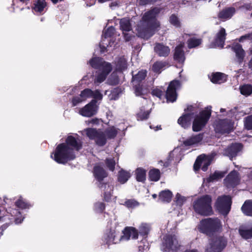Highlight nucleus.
<instances>
[{
	"label": "nucleus",
	"mask_w": 252,
	"mask_h": 252,
	"mask_svg": "<svg viewBox=\"0 0 252 252\" xmlns=\"http://www.w3.org/2000/svg\"><path fill=\"white\" fill-rule=\"evenodd\" d=\"M83 142L77 134L68 135L65 142L59 144L51 157L57 162L65 164L68 161L75 158V152L79 151L82 148Z\"/></svg>",
	"instance_id": "f257e3e1"
},
{
	"label": "nucleus",
	"mask_w": 252,
	"mask_h": 252,
	"mask_svg": "<svg viewBox=\"0 0 252 252\" xmlns=\"http://www.w3.org/2000/svg\"><path fill=\"white\" fill-rule=\"evenodd\" d=\"M160 12V9L154 8L146 12L137 27L138 35L142 38L148 39L154 33L159 26L156 17Z\"/></svg>",
	"instance_id": "f03ea898"
},
{
	"label": "nucleus",
	"mask_w": 252,
	"mask_h": 252,
	"mask_svg": "<svg viewBox=\"0 0 252 252\" xmlns=\"http://www.w3.org/2000/svg\"><path fill=\"white\" fill-rule=\"evenodd\" d=\"M83 132H85L90 139L95 140L97 145L102 146L106 143L107 139H113L116 136L118 129L112 126L105 129L104 131L100 129L88 128L84 129Z\"/></svg>",
	"instance_id": "7ed1b4c3"
},
{
	"label": "nucleus",
	"mask_w": 252,
	"mask_h": 252,
	"mask_svg": "<svg viewBox=\"0 0 252 252\" xmlns=\"http://www.w3.org/2000/svg\"><path fill=\"white\" fill-rule=\"evenodd\" d=\"M91 66L96 69L94 74V84L99 85L106 78L112 70L111 63L100 58H94L89 62Z\"/></svg>",
	"instance_id": "20e7f679"
},
{
	"label": "nucleus",
	"mask_w": 252,
	"mask_h": 252,
	"mask_svg": "<svg viewBox=\"0 0 252 252\" xmlns=\"http://www.w3.org/2000/svg\"><path fill=\"white\" fill-rule=\"evenodd\" d=\"M212 197L209 195H202L195 199L192 203L194 211L202 216H210L213 213Z\"/></svg>",
	"instance_id": "39448f33"
},
{
	"label": "nucleus",
	"mask_w": 252,
	"mask_h": 252,
	"mask_svg": "<svg viewBox=\"0 0 252 252\" xmlns=\"http://www.w3.org/2000/svg\"><path fill=\"white\" fill-rule=\"evenodd\" d=\"M199 231L208 235L220 230L222 225L220 220L218 218H208L202 220L198 225Z\"/></svg>",
	"instance_id": "423d86ee"
},
{
	"label": "nucleus",
	"mask_w": 252,
	"mask_h": 252,
	"mask_svg": "<svg viewBox=\"0 0 252 252\" xmlns=\"http://www.w3.org/2000/svg\"><path fill=\"white\" fill-rule=\"evenodd\" d=\"M211 107H207L194 118L192 124L194 131H199L206 125L211 115Z\"/></svg>",
	"instance_id": "0eeeda50"
},
{
	"label": "nucleus",
	"mask_w": 252,
	"mask_h": 252,
	"mask_svg": "<svg viewBox=\"0 0 252 252\" xmlns=\"http://www.w3.org/2000/svg\"><path fill=\"white\" fill-rule=\"evenodd\" d=\"M180 247L177 236L175 234H167L163 238L161 250L163 252H175Z\"/></svg>",
	"instance_id": "6e6552de"
},
{
	"label": "nucleus",
	"mask_w": 252,
	"mask_h": 252,
	"mask_svg": "<svg viewBox=\"0 0 252 252\" xmlns=\"http://www.w3.org/2000/svg\"><path fill=\"white\" fill-rule=\"evenodd\" d=\"M186 113L181 116L178 120V123L183 128H187L190 127L195 113L197 112L196 106H189L185 110Z\"/></svg>",
	"instance_id": "1a4fd4ad"
},
{
	"label": "nucleus",
	"mask_w": 252,
	"mask_h": 252,
	"mask_svg": "<svg viewBox=\"0 0 252 252\" xmlns=\"http://www.w3.org/2000/svg\"><path fill=\"white\" fill-rule=\"evenodd\" d=\"M227 245V240L224 237H217L209 242L206 247L207 252H221Z\"/></svg>",
	"instance_id": "9d476101"
},
{
	"label": "nucleus",
	"mask_w": 252,
	"mask_h": 252,
	"mask_svg": "<svg viewBox=\"0 0 252 252\" xmlns=\"http://www.w3.org/2000/svg\"><path fill=\"white\" fill-rule=\"evenodd\" d=\"M231 199L229 196L223 195L218 198L216 202V207L219 212L223 215H227L230 210Z\"/></svg>",
	"instance_id": "9b49d317"
},
{
	"label": "nucleus",
	"mask_w": 252,
	"mask_h": 252,
	"mask_svg": "<svg viewBox=\"0 0 252 252\" xmlns=\"http://www.w3.org/2000/svg\"><path fill=\"white\" fill-rule=\"evenodd\" d=\"M181 87V83L178 80H173L171 81L167 89L165 96L167 102H173L177 99L176 91Z\"/></svg>",
	"instance_id": "f8f14e48"
},
{
	"label": "nucleus",
	"mask_w": 252,
	"mask_h": 252,
	"mask_svg": "<svg viewBox=\"0 0 252 252\" xmlns=\"http://www.w3.org/2000/svg\"><path fill=\"white\" fill-rule=\"evenodd\" d=\"M214 127L217 133H229L233 128V124L229 119L219 120L215 122Z\"/></svg>",
	"instance_id": "ddd939ff"
},
{
	"label": "nucleus",
	"mask_w": 252,
	"mask_h": 252,
	"mask_svg": "<svg viewBox=\"0 0 252 252\" xmlns=\"http://www.w3.org/2000/svg\"><path fill=\"white\" fill-rule=\"evenodd\" d=\"M121 236L122 235L119 231L115 228L112 229L111 227L109 231L106 233L104 236V242L108 246L111 244H117L122 241Z\"/></svg>",
	"instance_id": "4468645a"
},
{
	"label": "nucleus",
	"mask_w": 252,
	"mask_h": 252,
	"mask_svg": "<svg viewBox=\"0 0 252 252\" xmlns=\"http://www.w3.org/2000/svg\"><path fill=\"white\" fill-rule=\"evenodd\" d=\"M98 110L96 100H92L89 103L79 110V114L83 116L90 117L95 115Z\"/></svg>",
	"instance_id": "2eb2a0df"
},
{
	"label": "nucleus",
	"mask_w": 252,
	"mask_h": 252,
	"mask_svg": "<svg viewBox=\"0 0 252 252\" xmlns=\"http://www.w3.org/2000/svg\"><path fill=\"white\" fill-rule=\"evenodd\" d=\"M211 157L206 156L204 155L198 156L194 164V170L196 171L201 168L202 170L206 171L208 166L211 164Z\"/></svg>",
	"instance_id": "dca6fc26"
},
{
	"label": "nucleus",
	"mask_w": 252,
	"mask_h": 252,
	"mask_svg": "<svg viewBox=\"0 0 252 252\" xmlns=\"http://www.w3.org/2000/svg\"><path fill=\"white\" fill-rule=\"evenodd\" d=\"M120 29L123 31L124 38L126 41L130 40L131 35L126 32L132 30V25L128 18H124L120 21Z\"/></svg>",
	"instance_id": "f3484780"
},
{
	"label": "nucleus",
	"mask_w": 252,
	"mask_h": 252,
	"mask_svg": "<svg viewBox=\"0 0 252 252\" xmlns=\"http://www.w3.org/2000/svg\"><path fill=\"white\" fill-rule=\"evenodd\" d=\"M239 181L240 178L238 172L233 170L224 179V184L228 188H234L239 184Z\"/></svg>",
	"instance_id": "a211bd4d"
},
{
	"label": "nucleus",
	"mask_w": 252,
	"mask_h": 252,
	"mask_svg": "<svg viewBox=\"0 0 252 252\" xmlns=\"http://www.w3.org/2000/svg\"><path fill=\"white\" fill-rule=\"evenodd\" d=\"M242 148V145L240 143H233L224 149L223 155L231 158L236 157Z\"/></svg>",
	"instance_id": "6ab92c4d"
},
{
	"label": "nucleus",
	"mask_w": 252,
	"mask_h": 252,
	"mask_svg": "<svg viewBox=\"0 0 252 252\" xmlns=\"http://www.w3.org/2000/svg\"><path fill=\"white\" fill-rule=\"evenodd\" d=\"M226 35L225 30L223 28H221L217 33L215 41L211 44V47L222 48L224 46Z\"/></svg>",
	"instance_id": "aec40b11"
},
{
	"label": "nucleus",
	"mask_w": 252,
	"mask_h": 252,
	"mask_svg": "<svg viewBox=\"0 0 252 252\" xmlns=\"http://www.w3.org/2000/svg\"><path fill=\"white\" fill-rule=\"evenodd\" d=\"M123 235L121 236L122 241L128 240L130 237L132 239H136L138 236V233L137 229L133 227H126L123 231Z\"/></svg>",
	"instance_id": "412c9836"
},
{
	"label": "nucleus",
	"mask_w": 252,
	"mask_h": 252,
	"mask_svg": "<svg viewBox=\"0 0 252 252\" xmlns=\"http://www.w3.org/2000/svg\"><path fill=\"white\" fill-rule=\"evenodd\" d=\"M154 51L158 56L162 57H167L170 52V49L168 46L160 43H156Z\"/></svg>",
	"instance_id": "4be33fe9"
},
{
	"label": "nucleus",
	"mask_w": 252,
	"mask_h": 252,
	"mask_svg": "<svg viewBox=\"0 0 252 252\" xmlns=\"http://www.w3.org/2000/svg\"><path fill=\"white\" fill-rule=\"evenodd\" d=\"M98 186L101 191H103L105 200L109 201L111 197V194L113 189V186L107 183L102 184L101 182L99 183Z\"/></svg>",
	"instance_id": "5701e85b"
},
{
	"label": "nucleus",
	"mask_w": 252,
	"mask_h": 252,
	"mask_svg": "<svg viewBox=\"0 0 252 252\" xmlns=\"http://www.w3.org/2000/svg\"><path fill=\"white\" fill-rule=\"evenodd\" d=\"M94 175L95 179L100 183L107 176V173L104 169L99 165H95L94 168Z\"/></svg>",
	"instance_id": "b1692460"
},
{
	"label": "nucleus",
	"mask_w": 252,
	"mask_h": 252,
	"mask_svg": "<svg viewBox=\"0 0 252 252\" xmlns=\"http://www.w3.org/2000/svg\"><path fill=\"white\" fill-rule=\"evenodd\" d=\"M202 139L203 135L201 134H198L197 135L190 137L183 141V145L186 147L197 144L201 142Z\"/></svg>",
	"instance_id": "393cba45"
},
{
	"label": "nucleus",
	"mask_w": 252,
	"mask_h": 252,
	"mask_svg": "<svg viewBox=\"0 0 252 252\" xmlns=\"http://www.w3.org/2000/svg\"><path fill=\"white\" fill-rule=\"evenodd\" d=\"M239 232L244 239H250L252 238V226L242 225L239 228Z\"/></svg>",
	"instance_id": "a878e982"
},
{
	"label": "nucleus",
	"mask_w": 252,
	"mask_h": 252,
	"mask_svg": "<svg viewBox=\"0 0 252 252\" xmlns=\"http://www.w3.org/2000/svg\"><path fill=\"white\" fill-rule=\"evenodd\" d=\"M232 49L235 53L237 62L239 63H242L245 55V51L243 49L242 46L239 44H236L233 46Z\"/></svg>",
	"instance_id": "bb28decb"
},
{
	"label": "nucleus",
	"mask_w": 252,
	"mask_h": 252,
	"mask_svg": "<svg viewBox=\"0 0 252 252\" xmlns=\"http://www.w3.org/2000/svg\"><path fill=\"white\" fill-rule=\"evenodd\" d=\"M46 7V0H35L33 9L35 12L41 14L45 12Z\"/></svg>",
	"instance_id": "cd10ccee"
},
{
	"label": "nucleus",
	"mask_w": 252,
	"mask_h": 252,
	"mask_svg": "<svg viewBox=\"0 0 252 252\" xmlns=\"http://www.w3.org/2000/svg\"><path fill=\"white\" fill-rule=\"evenodd\" d=\"M183 44H180L175 48L174 58V59L178 62L183 63L185 60L184 52L183 50Z\"/></svg>",
	"instance_id": "c85d7f7f"
},
{
	"label": "nucleus",
	"mask_w": 252,
	"mask_h": 252,
	"mask_svg": "<svg viewBox=\"0 0 252 252\" xmlns=\"http://www.w3.org/2000/svg\"><path fill=\"white\" fill-rule=\"evenodd\" d=\"M115 29L114 27H110L108 28L107 29V30L103 32L102 35V40L101 41V42L99 44L100 47L101 49H102L103 48L105 49L106 48L105 44L106 45L107 44L106 43L105 44L104 43V39H106L107 37H110L112 36L114 34V33L115 32Z\"/></svg>",
	"instance_id": "c756f323"
},
{
	"label": "nucleus",
	"mask_w": 252,
	"mask_h": 252,
	"mask_svg": "<svg viewBox=\"0 0 252 252\" xmlns=\"http://www.w3.org/2000/svg\"><path fill=\"white\" fill-rule=\"evenodd\" d=\"M211 80L214 83L221 84L226 80V76L223 73L216 72L212 75Z\"/></svg>",
	"instance_id": "7c9ffc66"
},
{
	"label": "nucleus",
	"mask_w": 252,
	"mask_h": 252,
	"mask_svg": "<svg viewBox=\"0 0 252 252\" xmlns=\"http://www.w3.org/2000/svg\"><path fill=\"white\" fill-rule=\"evenodd\" d=\"M235 10L234 8L229 7L220 11L219 13L218 16L220 19L224 20L227 19L231 18L235 13Z\"/></svg>",
	"instance_id": "2f4dec72"
},
{
	"label": "nucleus",
	"mask_w": 252,
	"mask_h": 252,
	"mask_svg": "<svg viewBox=\"0 0 252 252\" xmlns=\"http://www.w3.org/2000/svg\"><path fill=\"white\" fill-rule=\"evenodd\" d=\"M241 210L245 215L252 216V200L246 201L242 206Z\"/></svg>",
	"instance_id": "473e14b6"
},
{
	"label": "nucleus",
	"mask_w": 252,
	"mask_h": 252,
	"mask_svg": "<svg viewBox=\"0 0 252 252\" xmlns=\"http://www.w3.org/2000/svg\"><path fill=\"white\" fill-rule=\"evenodd\" d=\"M172 193L169 190L161 191L159 194V200L164 202H169L171 201Z\"/></svg>",
	"instance_id": "72a5a7b5"
},
{
	"label": "nucleus",
	"mask_w": 252,
	"mask_h": 252,
	"mask_svg": "<svg viewBox=\"0 0 252 252\" xmlns=\"http://www.w3.org/2000/svg\"><path fill=\"white\" fill-rule=\"evenodd\" d=\"M226 172L224 171H216L207 179V181L208 182L218 181L223 178Z\"/></svg>",
	"instance_id": "f704fd0d"
},
{
	"label": "nucleus",
	"mask_w": 252,
	"mask_h": 252,
	"mask_svg": "<svg viewBox=\"0 0 252 252\" xmlns=\"http://www.w3.org/2000/svg\"><path fill=\"white\" fill-rule=\"evenodd\" d=\"M130 177L129 172L122 169L119 172L118 180L120 183L124 184L127 182Z\"/></svg>",
	"instance_id": "c9c22d12"
},
{
	"label": "nucleus",
	"mask_w": 252,
	"mask_h": 252,
	"mask_svg": "<svg viewBox=\"0 0 252 252\" xmlns=\"http://www.w3.org/2000/svg\"><path fill=\"white\" fill-rule=\"evenodd\" d=\"M166 65L165 62H157L155 63L152 67V70L156 73H160Z\"/></svg>",
	"instance_id": "e433bc0d"
},
{
	"label": "nucleus",
	"mask_w": 252,
	"mask_h": 252,
	"mask_svg": "<svg viewBox=\"0 0 252 252\" xmlns=\"http://www.w3.org/2000/svg\"><path fill=\"white\" fill-rule=\"evenodd\" d=\"M9 213L14 218V221L16 224H19L22 222L24 218L21 216V213L17 209L9 210Z\"/></svg>",
	"instance_id": "4c0bfd02"
},
{
	"label": "nucleus",
	"mask_w": 252,
	"mask_h": 252,
	"mask_svg": "<svg viewBox=\"0 0 252 252\" xmlns=\"http://www.w3.org/2000/svg\"><path fill=\"white\" fill-rule=\"evenodd\" d=\"M116 69L120 71L125 70L127 67V63L124 57L119 58L116 61Z\"/></svg>",
	"instance_id": "58836bf2"
},
{
	"label": "nucleus",
	"mask_w": 252,
	"mask_h": 252,
	"mask_svg": "<svg viewBox=\"0 0 252 252\" xmlns=\"http://www.w3.org/2000/svg\"><path fill=\"white\" fill-rule=\"evenodd\" d=\"M147 72L146 70H141L135 75L132 76V81L134 83H138L144 80L146 76Z\"/></svg>",
	"instance_id": "ea45409f"
},
{
	"label": "nucleus",
	"mask_w": 252,
	"mask_h": 252,
	"mask_svg": "<svg viewBox=\"0 0 252 252\" xmlns=\"http://www.w3.org/2000/svg\"><path fill=\"white\" fill-rule=\"evenodd\" d=\"M149 175L151 181H158L160 178V172L158 169H153L149 171Z\"/></svg>",
	"instance_id": "a19ab883"
},
{
	"label": "nucleus",
	"mask_w": 252,
	"mask_h": 252,
	"mask_svg": "<svg viewBox=\"0 0 252 252\" xmlns=\"http://www.w3.org/2000/svg\"><path fill=\"white\" fill-rule=\"evenodd\" d=\"M136 180L138 182H144L146 179V170L138 168L136 170Z\"/></svg>",
	"instance_id": "79ce46f5"
},
{
	"label": "nucleus",
	"mask_w": 252,
	"mask_h": 252,
	"mask_svg": "<svg viewBox=\"0 0 252 252\" xmlns=\"http://www.w3.org/2000/svg\"><path fill=\"white\" fill-rule=\"evenodd\" d=\"M15 205L18 208L22 209H29L32 206L30 204L26 202L21 197L16 201Z\"/></svg>",
	"instance_id": "37998d69"
},
{
	"label": "nucleus",
	"mask_w": 252,
	"mask_h": 252,
	"mask_svg": "<svg viewBox=\"0 0 252 252\" xmlns=\"http://www.w3.org/2000/svg\"><path fill=\"white\" fill-rule=\"evenodd\" d=\"M202 42L200 38H190L188 40V45L189 48H195L199 45Z\"/></svg>",
	"instance_id": "c03bdc74"
},
{
	"label": "nucleus",
	"mask_w": 252,
	"mask_h": 252,
	"mask_svg": "<svg viewBox=\"0 0 252 252\" xmlns=\"http://www.w3.org/2000/svg\"><path fill=\"white\" fill-rule=\"evenodd\" d=\"M150 230V226L146 223H142L139 227V233L143 236L147 235Z\"/></svg>",
	"instance_id": "a18cd8bd"
},
{
	"label": "nucleus",
	"mask_w": 252,
	"mask_h": 252,
	"mask_svg": "<svg viewBox=\"0 0 252 252\" xmlns=\"http://www.w3.org/2000/svg\"><path fill=\"white\" fill-rule=\"evenodd\" d=\"M241 93L245 95H249L252 93V86L251 85H244L240 87Z\"/></svg>",
	"instance_id": "49530a36"
},
{
	"label": "nucleus",
	"mask_w": 252,
	"mask_h": 252,
	"mask_svg": "<svg viewBox=\"0 0 252 252\" xmlns=\"http://www.w3.org/2000/svg\"><path fill=\"white\" fill-rule=\"evenodd\" d=\"M150 113V111H144L142 109H141L137 114V120L142 121L148 119Z\"/></svg>",
	"instance_id": "de8ad7c7"
},
{
	"label": "nucleus",
	"mask_w": 252,
	"mask_h": 252,
	"mask_svg": "<svg viewBox=\"0 0 252 252\" xmlns=\"http://www.w3.org/2000/svg\"><path fill=\"white\" fill-rule=\"evenodd\" d=\"M93 91L90 89H86L82 91L80 94L81 97L83 98L84 100H85L88 98L92 97Z\"/></svg>",
	"instance_id": "09e8293b"
},
{
	"label": "nucleus",
	"mask_w": 252,
	"mask_h": 252,
	"mask_svg": "<svg viewBox=\"0 0 252 252\" xmlns=\"http://www.w3.org/2000/svg\"><path fill=\"white\" fill-rule=\"evenodd\" d=\"M105 164L107 167L111 171H113L115 169L116 162L113 158H109L105 160Z\"/></svg>",
	"instance_id": "8fccbe9b"
},
{
	"label": "nucleus",
	"mask_w": 252,
	"mask_h": 252,
	"mask_svg": "<svg viewBox=\"0 0 252 252\" xmlns=\"http://www.w3.org/2000/svg\"><path fill=\"white\" fill-rule=\"evenodd\" d=\"M244 126L247 130H252V115L245 118Z\"/></svg>",
	"instance_id": "3c124183"
},
{
	"label": "nucleus",
	"mask_w": 252,
	"mask_h": 252,
	"mask_svg": "<svg viewBox=\"0 0 252 252\" xmlns=\"http://www.w3.org/2000/svg\"><path fill=\"white\" fill-rule=\"evenodd\" d=\"M125 205L128 208H133L138 206L139 203L133 199H129L125 201Z\"/></svg>",
	"instance_id": "603ef678"
},
{
	"label": "nucleus",
	"mask_w": 252,
	"mask_h": 252,
	"mask_svg": "<svg viewBox=\"0 0 252 252\" xmlns=\"http://www.w3.org/2000/svg\"><path fill=\"white\" fill-rule=\"evenodd\" d=\"M186 200V198L181 196L179 193L176 194L175 197V201L177 204L179 206H181L184 203Z\"/></svg>",
	"instance_id": "864d4df0"
},
{
	"label": "nucleus",
	"mask_w": 252,
	"mask_h": 252,
	"mask_svg": "<svg viewBox=\"0 0 252 252\" xmlns=\"http://www.w3.org/2000/svg\"><path fill=\"white\" fill-rule=\"evenodd\" d=\"M170 22L176 27H179L180 26V22L178 17L175 15H172L170 16Z\"/></svg>",
	"instance_id": "5fc2aeb1"
},
{
	"label": "nucleus",
	"mask_w": 252,
	"mask_h": 252,
	"mask_svg": "<svg viewBox=\"0 0 252 252\" xmlns=\"http://www.w3.org/2000/svg\"><path fill=\"white\" fill-rule=\"evenodd\" d=\"M94 210L97 212H102L105 209V205L102 202H97L94 204Z\"/></svg>",
	"instance_id": "6e6d98bb"
},
{
	"label": "nucleus",
	"mask_w": 252,
	"mask_h": 252,
	"mask_svg": "<svg viewBox=\"0 0 252 252\" xmlns=\"http://www.w3.org/2000/svg\"><path fill=\"white\" fill-rule=\"evenodd\" d=\"M121 93V89L119 88L114 89L111 91V99H116L118 98L120 93Z\"/></svg>",
	"instance_id": "4d7b16f0"
},
{
	"label": "nucleus",
	"mask_w": 252,
	"mask_h": 252,
	"mask_svg": "<svg viewBox=\"0 0 252 252\" xmlns=\"http://www.w3.org/2000/svg\"><path fill=\"white\" fill-rule=\"evenodd\" d=\"M102 97H103V95L99 90H96L94 91H93V94H92V97H93L94 98V100H96V99H97V100H100L102 99Z\"/></svg>",
	"instance_id": "13d9d810"
},
{
	"label": "nucleus",
	"mask_w": 252,
	"mask_h": 252,
	"mask_svg": "<svg viewBox=\"0 0 252 252\" xmlns=\"http://www.w3.org/2000/svg\"><path fill=\"white\" fill-rule=\"evenodd\" d=\"M134 93L136 96H142L144 94L143 91L139 85H135Z\"/></svg>",
	"instance_id": "bf43d9fd"
},
{
	"label": "nucleus",
	"mask_w": 252,
	"mask_h": 252,
	"mask_svg": "<svg viewBox=\"0 0 252 252\" xmlns=\"http://www.w3.org/2000/svg\"><path fill=\"white\" fill-rule=\"evenodd\" d=\"M84 101L82 97H81V95H80L79 96H76L74 97L72 100V105L73 106H76L80 103L82 102V101Z\"/></svg>",
	"instance_id": "052dcab7"
},
{
	"label": "nucleus",
	"mask_w": 252,
	"mask_h": 252,
	"mask_svg": "<svg viewBox=\"0 0 252 252\" xmlns=\"http://www.w3.org/2000/svg\"><path fill=\"white\" fill-rule=\"evenodd\" d=\"M152 94L161 98L163 95V92L158 89H155L153 90Z\"/></svg>",
	"instance_id": "680f3d73"
},
{
	"label": "nucleus",
	"mask_w": 252,
	"mask_h": 252,
	"mask_svg": "<svg viewBox=\"0 0 252 252\" xmlns=\"http://www.w3.org/2000/svg\"><path fill=\"white\" fill-rule=\"evenodd\" d=\"M229 115H230L232 117H235L236 118L238 115L237 108L234 107L233 109L229 110Z\"/></svg>",
	"instance_id": "e2e57ef3"
},
{
	"label": "nucleus",
	"mask_w": 252,
	"mask_h": 252,
	"mask_svg": "<svg viewBox=\"0 0 252 252\" xmlns=\"http://www.w3.org/2000/svg\"><path fill=\"white\" fill-rule=\"evenodd\" d=\"M157 0H140V3L142 5H145L156 1Z\"/></svg>",
	"instance_id": "0e129e2a"
},
{
	"label": "nucleus",
	"mask_w": 252,
	"mask_h": 252,
	"mask_svg": "<svg viewBox=\"0 0 252 252\" xmlns=\"http://www.w3.org/2000/svg\"><path fill=\"white\" fill-rule=\"evenodd\" d=\"M245 40H249V34H245L244 35L241 36L240 37V38L239 39V41L240 42H243V41H244Z\"/></svg>",
	"instance_id": "69168bd1"
},
{
	"label": "nucleus",
	"mask_w": 252,
	"mask_h": 252,
	"mask_svg": "<svg viewBox=\"0 0 252 252\" xmlns=\"http://www.w3.org/2000/svg\"><path fill=\"white\" fill-rule=\"evenodd\" d=\"M159 163L161 165H163L164 167H168L169 165V161H166L165 162H163V161H160Z\"/></svg>",
	"instance_id": "338daca9"
},
{
	"label": "nucleus",
	"mask_w": 252,
	"mask_h": 252,
	"mask_svg": "<svg viewBox=\"0 0 252 252\" xmlns=\"http://www.w3.org/2000/svg\"><path fill=\"white\" fill-rule=\"evenodd\" d=\"M248 67L250 69L252 70V58H251L250 61L249 62Z\"/></svg>",
	"instance_id": "774afa93"
}]
</instances>
